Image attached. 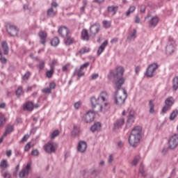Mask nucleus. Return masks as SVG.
<instances>
[{
    "label": "nucleus",
    "mask_w": 178,
    "mask_h": 178,
    "mask_svg": "<svg viewBox=\"0 0 178 178\" xmlns=\"http://www.w3.org/2000/svg\"><path fill=\"white\" fill-rule=\"evenodd\" d=\"M92 109L96 113H105L109 111V94L102 92L97 97L90 98Z\"/></svg>",
    "instance_id": "nucleus-1"
},
{
    "label": "nucleus",
    "mask_w": 178,
    "mask_h": 178,
    "mask_svg": "<svg viewBox=\"0 0 178 178\" xmlns=\"http://www.w3.org/2000/svg\"><path fill=\"white\" fill-rule=\"evenodd\" d=\"M141 133H143V128L140 126L135 127L129 136V143L131 147H137L141 140Z\"/></svg>",
    "instance_id": "nucleus-2"
},
{
    "label": "nucleus",
    "mask_w": 178,
    "mask_h": 178,
    "mask_svg": "<svg viewBox=\"0 0 178 178\" xmlns=\"http://www.w3.org/2000/svg\"><path fill=\"white\" fill-rule=\"evenodd\" d=\"M127 99V92L124 89H118L114 93V102L118 106H122Z\"/></svg>",
    "instance_id": "nucleus-3"
},
{
    "label": "nucleus",
    "mask_w": 178,
    "mask_h": 178,
    "mask_svg": "<svg viewBox=\"0 0 178 178\" xmlns=\"http://www.w3.org/2000/svg\"><path fill=\"white\" fill-rule=\"evenodd\" d=\"M43 148L47 154H54L56 152L58 144L55 142H49L44 145Z\"/></svg>",
    "instance_id": "nucleus-4"
},
{
    "label": "nucleus",
    "mask_w": 178,
    "mask_h": 178,
    "mask_svg": "<svg viewBox=\"0 0 178 178\" xmlns=\"http://www.w3.org/2000/svg\"><path fill=\"white\" fill-rule=\"evenodd\" d=\"M158 67H159V66L156 63H153L150 64L146 70V76L147 77H154V74H155V72H156Z\"/></svg>",
    "instance_id": "nucleus-5"
},
{
    "label": "nucleus",
    "mask_w": 178,
    "mask_h": 178,
    "mask_svg": "<svg viewBox=\"0 0 178 178\" xmlns=\"http://www.w3.org/2000/svg\"><path fill=\"white\" fill-rule=\"evenodd\" d=\"M178 145V134H175L170 136L168 141V147L170 149H175Z\"/></svg>",
    "instance_id": "nucleus-6"
},
{
    "label": "nucleus",
    "mask_w": 178,
    "mask_h": 178,
    "mask_svg": "<svg viewBox=\"0 0 178 178\" xmlns=\"http://www.w3.org/2000/svg\"><path fill=\"white\" fill-rule=\"evenodd\" d=\"M145 19H148V24L150 29H154L159 23V17L158 16H152L149 14Z\"/></svg>",
    "instance_id": "nucleus-7"
},
{
    "label": "nucleus",
    "mask_w": 178,
    "mask_h": 178,
    "mask_svg": "<svg viewBox=\"0 0 178 178\" xmlns=\"http://www.w3.org/2000/svg\"><path fill=\"white\" fill-rule=\"evenodd\" d=\"M7 32L11 37H16L19 34V28L15 25H8Z\"/></svg>",
    "instance_id": "nucleus-8"
},
{
    "label": "nucleus",
    "mask_w": 178,
    "mask_h": 178,
    "mask_svg": "<svg viewBox=\"0 0 178 178\" xmlns=\"http://www.w3.org/2000/svg\"><path fill=\"white\" fill-rule=\"evenodd\" d=\"M30 170H31V163H28L22 170L20 171L19 176L20 178L27 177L29 176V173H30Z\"/></svg>",
    "instance_id": "nucleus-9"
},
{
    "label": "nucleus",
    "mask_w": 178,
    "mask_h": 178,
    "mask_svg": "<svg viewBox=\"0 0 178 178\" xmlns=\"http://www.w3.org/2000/svg\"><path fill=\"white\" fill-rule=\"evenodd\" d=\"M176 42L175 41L169 42L166 47V54L172 55L176 51Z\"/></svg>",
    "instance_id": "nucleus-10"
},
{
    "label": "nucleus",
    "mask_w": 178,
    "mask_h": 178,
    "mask_svg": "<svg viewBox=\"0 0 178 178\" xmlns=\"http://www.w3.org/2000/svg\"><path fill=\"white\" fill-rule=\"evenodd\" d=\"M94 119H95V113L91 111L83 116V120L86 123H92V122H94Z\"/></svg>",
    "instance_id": "nucleus-11"
},
{
    "label": "nucleus",
    "mask_w": 178,
    "mask_h": 178,
    "mask_svg": "<svg viewBox=\"0 0 178 178\" xmlns=\"http://www.w3.org/2000/svg\"><path fill=\"white\" fill-rule=\"evenodd\" d=\"M100 30H101V25H99V24H95L90 26V35L95 37V35H97V34L99 33Z\"/></svg>",
    "instance_id": "nucleus-12"
},
{
    "label": "nucleus",
    "mask_w": 178,
    "mask_h": 178,
    "mask_svg": "<svg viewBox=\"0 0 178 178\" xmlns=\"http://www.w3.org/2000/svg\"><path fill=\"white\" fill-rule=\"evenodd\" d=\"M129 115H128V123H130L131 124L134 123L136 120V111L134 109H129Z\"/></svg>",
    "instance_id": "nucleus-13"
},
{
    "label": "nucleus",
    "mask_w": 178,
    "mask_h": 178,
    "mask_svg": "<svg viewBox=\"0 0 178 178\" xmlns=\"http://www.w3.org/2000/svg\"><path fill=\"white\" fill-rule=\"evenodd\" d=\"M77 149L79 152H81V154L86 152V151H87V143L83 140L79 141L77 146Z\"/></svg>",
    "instance_id": "nucleus-14"
},
{
    "label": "nucleus",
    "mask_w": 178,
    "mask_h": 178,
    "mask_svg": "<svg viewBox=\"0 0 178 178\" xmlns=\"http://www.w3.org/2000/svg\"><path fill=\"white\" fill-rule=\"evenodd\" d=\"M38 35L41 40V44H42V45H45V44L47 43V37L48 36L47 33L44 31H40L39 32Z\"/></svg>",
    "instance_id": "nucleus-15"
},
{
    "label": "nucleus",
    "mask_w": 178,
    "mask_h": 178,
    "mask_svg": "<svg viewBox=\"0 0 178 178\" xmlns=\"http://www.w3.org/2000/svg\"><path fill=\"white\" fill-rule=\"evenodd\" d=\"M102 125L99 122H96L90 127V131L92 133H97L101 131Z\"/></svg>",
    "instance_id": "nucleus-16"
},
{
    "label": "nucleus",
    "mask_w": 178,
    "mask_h": 178,
    "mask_svg": "<svg viewBox=\"0 0 178 178\" xmlns=\"http://www.w3.org/2000/svg\"><path fill=\"white\" fill-rule=\"evenodd\" d=\"M124 81H126V79L124 78H120L118 79L115 83L116 90H124V88H120L123 84H124Z\"/></svg>",
    "instance_id": "nucleus-17"
},
{
    "label": "nucleus",
    "mask_w": 178,
    "mask_h": 178,
    "mask_svg": "<svg viewBox=\"0 0 178 178\" xmlns=\"http://www.w3.org/2000/svg\"><path fill=\"white\" fill-rule=\"evenodd\" d=\"M58 33L61 35V37H67L69 35V29L65 26L60 27L58 29Z\"/></svg>",
    "instance_id": "nucleus-18"
},
{
    "label": "nucleus",
    "mask_w": 178,
    "mask_h": 178,
    "mask_svg": "<svg viewBox=\"0 0 178 178\" xmlns=\"http://www.w3.org/2000/svg\"><path fill=\"white\" fill-rule=\"evenodd\" d=\"M124 124V119L122 118L118 120L115 124L113 127L114 130H118V129H120L122 126Z\"/></svg>",
    "instance_id": "nucleus-19"
},
{
    "label": "nucleus",
    "mask_w": 178,
    "mask_h": 178,
    "mask_svg": "<svg viewBox=\"0 0 178 178\" xmlns=\"http://www.w3.org/2000/svg\"><path fill=\"white\" fill-rule=\"evenodd\" d=\"M34 109V104L33 102H27L25 104H24V111H29V112H31Z\"/></svg>",
    "instance_id": "nucleus-20"
},
{
    "label": "nucleus",
    "mask_w": 178,
    "mask_h": 178,
    "mask_svg": "<svg viewBox=\"0 0 178 178\" xmlns=\"http://www.w3.org/2000/svg\"><path fill=\"white\" fill-rule=\"evenodd\" d=\"M106 45H108V40H105L103 44L99 47L97 49V55H101L102 52L105 50V48L106 47Z\"/></svg>",
    "instance_id": "nucleus-21"
},
{
    "label": "nucleus",
    "mask_w": 178,
    "mask_h": 178,
    "mask_svg": "<svg viewBox=\"0 0 178 178\" xmlns=\"http://www.w3.org/2000/svg\"><path fill=\"white\" fill-rule=\"evenodd\" d=\"M81 38L84 41H88L90 40V35H88V31L83 29L81 32Z\"/></svg>",
    "instance_id": "nucleus-22"
},
{
    "label": "nucleus",
    "mask_w": 178,
    "mask_h": 178,
    "mask_svg": "<svg viewBox=\"0 0 178 178\" xmlns=\"http://www.w3.org/2000/svg\"><path fill=\"white\" fill-rule=\"evenodd\" d=\"M124 73V68L122 66L117 67L115 69V76H122Z\"/></svg>",
    "instance_id": "nucleus-23"
},
{
    "label": "nucleus",
    "mask_w": 178,
    "mask_h": 178,
    "mask_svg": "<svg viewBox=\"0 0 178 178\" xmlns=\"http://www.w3.org/2000/svg\"><path fill=\"white\" fill-rule=\"evenodd\" d=\"M136 11V6H131L129 9L127 10V13H125V16L127 17H129L131 13H134Z\"/></svg>",
    "instance_id": "nucleus-24"
},
{
    "label": "nucleus",
    "mask_w": 178,
    "mask_h": 178,
    "mask_svg": "<svg viewBox=\"0 0 178 178\" xmlns=\"http://www.w3.org/2000/svg\"><path fill=\"white\" fill-rule=\"evenodd\" d=\"M136 37H137V30L134 29L132 33H131L127 37V40H129V41H131L133 40H135Z\"/></svg>",
    "instance_id": "nucleus-25"
},
{
    "label": "nucleus",
    "mask_w": 178,
    "mask_h": 178,
    "mask_svg": "<svg viewBox=\"0 0 178 178\" xmlns=\"http://www.w3.org/2000/svg\"><path fill=\"white\" fill-rule=\"evenodd\" d=\"M56 15V11H55L52 7L49 8L47 10V16H49V17H54V16Z\"/></svg>",
    "instance_id": "nucleus-26"
},
{
    "label": "nucleus",
    "mask_w": 178,
    "mask_h": 178,
    "mask_svg": "<svg viewBox=\"0 0 178 178\" xmlns=\"http://www.w3.org/2000/svg\"><path fill=\"white\" fill-rule=\"evenodd\" d=\"M149 113H155V104L152 100L149 102Z\"/></svg>",
    "instance_id": "nucleus-27"
},
{
    "label": "nucleus",
    "mask_w": 178,
    "mask_h": 178,
    "mask_svg": "<svg viewBox=\"0 0 178 178\" xmlns=\"http://www.w3.org/2000/svg\"><path fill=\"white\" fill-rule=\"evenodd\" d=\"M178 115V110H174L170 115V120L173 121Z\"/></svg>",
    "instance_id": "nucleus-28"
},
{
    "label": "nucleus",
    "mask_w": 178,
    "mask_h": 178,
    "mask_svg": "<svg viewBox=\"0 0 178 178\" xmlns=\"http://www.w3.org/2000/svg\"><path fill=\"white\" fill-rule=\"evenodd\" d=\"M172 88L176 90H178V77L175 76L172 80Z\"/></svg>",
    "instance_id": "nucleus-29"
},
{
    "label": "nucleus",
    "mask_w": 178,
    "mask_h": 178,
    "mask_svg": "<svg viewBox=\"0 0 178 178\" xmlns=\"http://www.w3.org/2000/svg\"><path fill=\"white\" fill-rule=\"evenodd\" d=\"M165 102V105L170 108V106H172V105L175 104V100H173V98L170 97L166 99Z\"/></svg>",
    "instance_id": "nucleus-30"
},
{
    "label": "nucleus",
    "mask_w": 178,
    "mask_h": 178,
    "mask_svg": "<svg viewBox=\"0 0 178 178\" xmlns=\"http://www.w3.org/2000/svg\"><path fill=\"white\" fill-rule=\"evenodd\" d=\"M1 47L4 51V54H8V52H9V47H8V43H6V42L3 41L1 42Z\"/></svg>",
    "instance_id": "nucleus-31"
},
{
    "label": "nucleus",
    "mask_w": 178,
    "mask_h": 178,
    "mask_svg": "<svg viewBox=\"0 0 178 178\" xmlns=\"http://www.w3.org/2000/svg\"><path fill=\"white\" fill-rule=\"evenodd\" d=\"M51 47H58L59 45V39L58 38H54L51 40Z\"/></svg>",
    "instance_id": "nucleus-32"
},
{
    "label": "nucleus",
    "mask_w": 178,
    "mask_h": 178,
    "mask_svg": "<svg viewBox=\"0 0 178 178\" xmlns=\"http://www.w3.org/2000/svg\"><path fill=\"white\" fill-rule=\"evenodd\" d=\"M8 161L3 159L1 160V163H0V168L1 169H6V168H8Z\"/></svg>",
    "instance_id": "nucleus-33"
},
{
    "label": "nucleus",
    "mask_w": 178,
    "mask_h": 178,
    "mask_svg": "<svg viewBox=\"0 0 178 178\" xmlns=\"http://www.w3.org/2000/svg\"><path fill=\"white\" fill-rule=\"evenodd\" d=\"M12 131H13V126L8 127L3 135V137H6L8 134H10Z\"/></svg>",
    "instance_id": "nucleus-34"
},
{
    "label": "nucleus",
    "mask_w": 178,
    "mask_h": 178,
    "mask_svg": "<svg viewBox=\"0 0 178 178\" xmlns=\"http://www.w3.org/2000/svg\"><path fill=\"white\" fill-rule=\"evenodd\" d=\"M108 12H110V13H113V15H115L118 10V7H115L113 6H109L108 8Z\"/></svg>",
    "instance_id": "nucleus-35"
},
{
    "label": "nucleus",
    "mask_w": 178,
    "mask_h": 178,
    "mask_svg": "<svg viewBox=\"0 0 178 178\" xmlns=\"http://www.w3.org/2000/svg\"><path fill=\"white\" fill-rule=\"evenodd\" d=\"M140 159H141V158L139 156L134 157V159H133V161L131 162V165L133 166H137V163H138V162H140Z\"/></svg>",
    "instance_id": "nucleus-36"
},
{
    "label": "nucleus",
    "mask_w": 178,
    "mask_h": 178,
    "mask_svg": "<svg viewBox=\"0 0 178 178\" xmlns=\"http://www.w3.org/2000/svg\"><path fill=\"white\" fill-rule=\"evenodd\" d=\"M88 52H90V48L88 47L82 48L79 51V53L81 54V55H84V54H88Z\"/></svg>",
    "instance_id": "nucleus-37"
},
{
    "label": "nucleus",
    "mask_w": 178,
    "mask_h": 178,
    "mask_svg": "<svg viewBox=\"0 0 178 178\" xmlns=\"http://www.w3.org/2000/svg\"><path fill=\"white\" fill-rule=\"evenodd\" d=\"M102 23H103V26H104V27H105V29H109V27H111V22L110 21L104 20L102 22Z\"/></svg>",
    "instance_id": "nucleus-38"
},
{
    "label": "nucleus",
    "mask_w": 178,
    "mask_h": 178,
    "mask_svg": "<svg viewBox=\"0 0 178 178\" xmlns=\"http://www.w3.org/2000/svg\"><path fill=\"white\" fill-rule=\"evenodd\" d=\"M58 136H59V131L55 130L51 134L50 137L51 140H54V138H55L56 137H58Z\"/></svg>",
    "instance_id": "nucleus-39"
},
{
    "label": "nucleus",
    "mask_w": 178,
    "mask_h": 178,
    "mask_svg": "<svg viewBox=\"0 0 178 178\" xmlns=\"http://www.w3.org/2000/svg\"><path fill=\"white\" fill-rule=\"evenodd\" d=\"M140 13H145L147 6L144 4H141L138 6Z\"/></svg>",
    "instance_id": "nucleus-40"
},
{
    "label": "nucleus",
    "mask_w": 178,
    "mask_h": 178,
    "mask_svg": "<svg viewBox=\"0 0 178 178\" xmlns=\"http://www.w3.org/2000/svg\"><path fill=\"white\" fill-rule=\"evenodd\" d=\"M54 72H55V69L50 68V70L47 72V76L49 79H51L52 77V74H54Z\"/></svg>",
    "instance_id": "nucleus-41"
},
{
    "label": "nucleus",
    "mask_w": 178,
    "mask_h": 178,
    "mask_svg": "<svg viewBox=\"0 0 178 178\" xmlns=\"http://www.w3.org/2000/svg\"><path fill=\"white\" fill-rule=\"evenodd\" d=\"M139 172L143 175H145V166L143 165V164H140V165L139 167Z\"/></svg>",
    "instance_id": "nucleus-42"
},
{
    "label": "nucleus",
    "mask_w": 178,
    "mask_h": 178,
    "mask_svg": "<svg viewBox=\"0 0 178 178\" xmlns=\"http://www.w3.org/2000/svg\"><path fill=\"white\" fill-rule=\"evenodd\" d=\"M23 94V88L22 87H19L16 90V95L17 97H20Z\"/></svg>",
    "instance_id": "nucleus-43"
},
{
    "label": "nucleus",
    "mask_w": 178,
    "mask_h": 178,
    "mask_svg": "<svg viewBox=\"0 0 178 178\" xmlns=\"http://www.w3.org/2000/svg\"><path fill=\"white\" fill-rule=\"evenodd\" d=\"M42 92H44V94H51V89L50 88H45L42 90Z\"/></svg>",
    "instance_id": "nucleus-44"
},
{
    "label": "nucleus",
    "mask_w": 178,
    "mask_h": 178,
    "mask_svg": "<svg viewBox=\"0 0 178 178\" xmlns=\"http://www.w3.org/2000/svg\"><path fill=\"white\" fill-rule=\"evenodd\" d=\"M45 67V60H40V65H39V69L40 70H42Z\"/></svg>",
    "instance_id": "nucleus-45"
},
{
    "label": "nucleus",
    "mask_w": 178,
    "mask_h": 178,
    "mask_svg": "<svg viewBox=\"0 0 178 178\" xmlns=\"http://www.w3.org/2000/svg\"><path fill=\"white\" fill-rule=\"evenodd\" d=\"M88 66H90V63L86 62L83 65H81L79 69H80V70H83V69H86V68L88 67Z\"/></svg>",
    "instance_id": "nucleus-46"
},
{
    "label": "nucleus",
    "mask_w": 178,
    "mask_h": 178,
    "mask_svg": "<svg viewBox=\"0 0 178 178\" xmlns=\"http://www.w3.org/2000/svg\"><path fill=\"white\" fill-rule=\"evenodd\" d=\"M30 72H27L24 74V76H23V80L24 81H27V80H29V78L30 77Z\"/></svg>",
    "instance_id": "nucleus-47"
},
{
    "label": "nucleus",
    "mask_w": 178,
    "mask_h": 178,
    "mask_svg": "<svg viewBox=\"0 0 178 178\" xmlns=\"http://www.w3.org/2000/svg\"><path fill=\"white\" fill-rule=\"evenodd\" d=\"M169 106H165L162 110H161V114L164 115V113H166V112H168V111H169Z\"/></svg>",
    "instance_id": "nucleus-48"
},
{
    "label": "nucleus",
    "mask_w": 178,
    "mask_h": 178,
    "mask_svg": "<svg viewBox=\"0 0 178 178\" xmlns=\"http://www.w3.org/2000/svg\"><path fill=\"white\" fill-rule=\"evenodd\" d=\"M80 106H81V102H76L74 104L75 109H80Z\"/></svg>",
    "instance_id": "nucleus-49"
},
{
    "label": "nucleus",
    "mask_w": 178,
    "mask_h": 178,
    "mask_svg": "<svg viewBox=\"0 0 178 178\" xmlns=\"http://www.w3.org/2000/svg\"><path fill=\"white\" fill-rule=\"evenodd\" d=\"M65 42L66 45H70V44L73 43V38H69L65 40Z\"/></svg>",
    "instance_id": "nucleus-50"
},
{
    "label": "nucleus",
    "mask_w": 178,
    "mask_h": 178,
    "mask_svg": "<svg viewBox=\"0 0 178 178\" xmlns=\"http://www.w3.org/2000/svg\"><path fill=\"white\" fill-rule=\"evenodd\" d=\"M31 148V142H29L26 146H25V148H24V151H30V149Z\"/></svg>",
    "instance_id": "nucleus-51"
},
{
    "label": "nucleus",
    "mask_w": 178,
    "mask_h": 178,
    "mask_svg": "<svg viewBox=\"0 0 178 178\" xmlns=\"http://www.w3.org/2000/svg\"><path fill=\"white\" fill-rule=\"evenodd\" d=\"M31 154L33 156H38V154H40V152H38V149H35L32 150Z\"/></svg>",
    "instance_id": "nucleus-52"
},
{
    "label": "nucleus",
    "mask_w": 178,
    "mask_h": 178,
    "mask_svg": "<svg viewBox=\"0 0 178 178\" xmlns=\"http://www.w3.org/2000/svg\"><path fill=\"white\" fill-rule=\"evenodd\" d=\"M6 122V118L4 117L0 118V127H2L3 126V123Z\"/></svg>",
    "instance_id": "nucleus-53"
},
{
    "label": "nucleus",
    "mask_w": 178,
    "mask_h": 178,
    "mask_svg": "<svg viewBox=\"0 0 178 178\" xmlns=\"http://www.w3.org/2000/svg\"><path fill=\"white\" fill-rule=\"evenodd\" d=\"M56 87V83L54 82H51L49 83V88L50 90H54Z\"/></svg>",
    "instance_id": "nucleus-54"
},
{
    "label": "nucleus",
    "mask_w": 178,
    "mask_h": 178,
    "mask_svg": "<svg viewBox=\"0 0 178 178\" xmlns=\"http://www.w3.org/2000/svg\"><path fill=\"white\" fill-rule=\"evenodd\" d=\"M56 65V60H53L50 64V69H55V65Z\"/></svg>",
    "instance_id": "nucleus-55"
},
{
    "label": "nucleus",
    "mask_w": 178,
    "mask_h": 178,
    "mask_svg": "<svg viewBox=\"0 0 178 178\" xmlns=\"http://www.w3.org/2000/svg\"><path fill=\"white\" fill-rule=\"evenodd\" d=\"M77 76L78 77H83L84 76V72H83L81 70L79 69L77 72Z\"/></svg>",
    "instance_id": "nucleus-56"
},
{
    "label": "nucleus",
    "mask_w": 178,
    "mask_h": 178,
    "mask_svg": "<svg viewBox=\"0 0 178 178\" xmlns=\"http://www.w3.org/2000/svg\"><path fill=\"white\" fill-rule=\"evenodd\" d=\"M3 176L4 178H10V174H9V172H5L3 174Z\"/></svg>",
    "instance_id": "nucleus-57"
},
{
    "label": "nucleus",
    "mask_w": 178,
    "mask_h": 178,
    "mask_svg": "<svg viewBox=\"0 0 178 178\" xmlns=\"http://www.w3.org/2000/svg\"><path fill=\"white\" fill-rule=\"evenodd\" d=\"M51 6H52V8H58V6H59V5L58 4V3L56 1H52Z\"/></svg>",
    "instance_id": "nucleus-58"
},
{
    "label": "nucleus",
    "mask_w": 178,
    "mask_h": 178,
    "mask_svg": "<svg viewBox=\"0 0 178 178\" xmlns=\"http://www.w3.org/2000/svg\"><path fill=\"white\" fill-rule=\"evenodd\" d=\"M68 67H69V65H67L63 66V68H62L63 72H67Z\"/></svg>",
    "instance_id": "nucleus-59"
},
{
    "label": "nucleus",
    "mask_w": 178,
    "mask_h": 178,
    "mask_svg": "<svg viewBox=\"0 0 178 178\" xmlns=\"http://www.w3.org/2000/svg\"><path fill=\"white\" fill-rule=\"evenodd\" d=\"M99 75L98 74H92V80H96V79H98V76Z\"/></svg>",
    "instance_id": "nucleus-60"
},
{
    "label": "nucleus",
    "mask_w": 178,
    "mask_h": 178,
    "mask_svg": "<svg viewBox=\"0 0 178 178\" xmlns=\"http://www.w3.org/2000/svg\"><path fill=\"white\" fill-rule=\"evenodd\" d=\"M113 162V156L110 155L108 157V163H112Z\"/></svg>",
    "instance_id": "nucleus-61"
},
{
    "label": "nucleus",
    "mask_w": 178,
    "mask_h": 178,
    "mask_svg": "<svg viewBox=\"0 0 178 178\" xmlns=\"http://www.w3.org/2000/svg\"><path fill=\"white\" fill-rule=\"evenodd\" d=\"M140 22V17L138 16H136L135 18V23H136L137 24H139Z\"/></svg>",
    "instance_id": "nucleus-62"
},
{
    "label": "nucleus",
    "mask_w": 178,
    "mask_h": 178,
    "mask_svg": "<svg viewBox=\"0 0 178 178\" xmlns=\"http://www.w3.org/2000/svg\"><path fill=\"white\" fill-rule=\"evenodd\" d=\"M29 135H25L23 138H22V141H27V139L29 138Z\"/></svg>",
    "instance_id": "nucleus-63"
},
{
    "label": "nucleus",
    "mask_w": 178,
    "mask_h": 178,
    "mask_svg": "<svg viewBox=\"0 0 178 178\" xmlns=\"http://www.w3.org/2000/svg\"><path fill=\"white\" fill-rule=\"evenodd\" d=\"M7 156H12V150H8L6 152Z\"/></svg>",
    "instance_id": "nucleus-64"
}]
</instances>
